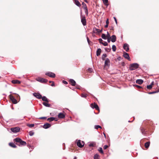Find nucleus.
<instances>
[{
  "label": "nucleus",
  "mask_w": 159,
  "mask_h": 159,
  "mask_svg": "<svg viewBox=\"0 0 159 159\" xmlns=\"http://www.w3.org/2000/svg\"><path fill=\"white\" fill-rule=\"evenodd\" d=\"M14 141L16 143H20V145L18 144V145L20 146H25L26 145V142L22 140L20 138H16L14 139Z\"/></svg>",
  "instance_id": "nucleus-1"
},
{
  "label": "nucleus",
  "mask_w": 159,
  "mask_h": 159,
  "mask_svg": "<svg viewBox=\"0 0 159 159\" xmlns=\"http://www.w3.org/2000/svg\"><path fill=\"white\" fill-rule=\"evenodd\" d=\"M139 65L136 63L132 64L130 65L129 69L130 70H134L139 67Z\"/></svg>",
  "instance_id": "nucleus-2"
},
{
  "label": "nucleus",
  "mask_w": 159,
  "mask_h": 159,
  "mask_svg": "<svg viewBox=\"0 0 159 159\" xmlns=\"http://www.w3.org/2000/svg\"><path fill=\"white\" fill-rule=\"evenodd\" d=\"M80 17L81 19V22L84 26H85L86 25V21L85 19V17L83 16L82 15V11H81L80 12Z\"/></svg>",
  "instance_id": "nucleus-3"
},
{
  "label": "nucleus",
  "mask_w": 159,
  "mask_h": 159,
  "mask_svg": "<svg viewBox=\"0 0 159 159\" xmlns=\"http://www.w3.org/2000/svg\"><path fill=\"white\" fill-rule=\"evenodd\" d=\"M84 144V142L83 141H81L80 140H78L77 142V145L80 148H82Z\"/></svg>",
  "instance_id": "nucleus-4"
},
{
  "label": "nucleus",
  "mask_w": 159,
  "mask_h": 159,
  "mask_svg": "<svg viewBox=\"0 0 159 159\" xmlns=\"http://www.w3.org/2000/svg\"><path fill=\"white\" fill-rule=\"evenodd\" d=\"M110 60L108 58H107L105 61L104 67H107L108 68H109L110 66Z\"/></svg>",
  "instance_id": "nucleus-5"
},
{
  "label": "nucleus",
  "mask_w": 159,
  "mask_h": 159,
  "mask_svg": "<svg viewBox=\"0 0 159 159\" xmlns=\"http://www.w3.org/2000/svg\"><path fill=\"white\" fill-rule=\"evenodd\" d=\"M20 128L19 127H15L14 128H11L10 130L12 132L14 133H16L19 132L20 130Z\"/></svg>",
  "instance_id": "nucleus-6"
},
{
  "label": "nucleus",
  "mask_w": 159,
  "mask_h": 159,
  "mask_svg": "<svg viewBox=\"0 0 159 159\" xmlns=\"http://www.w3.org/2000/svg\"><path fill=\"white\" fill-rule=\"evenodd\" d=\"M91 107L93 109L95 108L97 110H99V108L98 105L95 102L92 103L90 104Z\"/></svg>",
  "instance_id": "nucleus-7"
},
{
  "label": "nucleus",
  "mask_w": 159,
  "mask_h": 159,
  "mask_svg": "<svg viewBox=\"0 0 159 159\" xmlns=\"http://www.w3.org/2000/svg\"><path fill=\"white\" fill-rule=\"evenodd\" d=\"M36 80L42 83H45L48 81V80L46 79L40 77L36 78Z\"/></svg>",
  "instance_id": "nucleus-8"
},
{
  "label": "nucleus",
  "mask_w": 159,
  "mask_h": 159,
  "mask_svg": "<svg viewBox=\"0 0 159 159\" xmlns=\"http://www.w3.org/2000/svg\"><path fill=\"white\" fill-rule=\"evenodd\" d=\"M9 98L12 101V102L14 104H16L17 103V100L14 98V97L10 94L9 95Z\"/></svg>",
  "instance_id": "nucleus-9"
},
{
  "label": "nucleus",
  "mask_w": 159,
  "mask_h": 159,
  "mask_svg": "<svg viewBox=\"0 0 159 159\" xmlns=\"http://www.w3.org/2000/svg\"><path fill=\"white\" fill-rule=\"evenodd\" d=\"M45 75L52 78H54L56 76V75L54 73L51 72H48L46 73H45Z\"/></svg>",
  "instance_id": "nucleus-10"
},
{
  "label": "nucleus",
  "mask_w": 159,
  "mask_h": 159,
  "mask_svg": "<svg viewBox=\"0 0 159 159\" xmlns=\"http://www.w3.org/2000/svg\"><path fill=\"white\" fill-rule=\"evenodd\" d=\"M102 31V30H100L99 29H97L96 28H94L93 29V32L94 33L98 34L101 33Z\"/></svg>",
  "instance_id": "nucleus-11"
},
{
  "label": "nucleus",
  "mask_w": 159,
  "mask_h": 159,
  "mask_svg": "<svg viewBox=\"0 0 159 159\" xmlns=\"http://www.w3.org/2000/svg\"><path fill=\"white\" fill-rule=\"evenodd\" d=\"M34 96L38 99H41L42 98V95L39 93H33Z\"/></svg>",
  "instance_id": "nucleus-12"
},
{
  "label": "nucleus",
  "mask_w": 159,
  "mask_h": 159,
  "mask_svg": "<svg viewBox=\"0 0 159 159\" xmlns=\"http://www.w3.org/2000/svg\"><path fill=\"white\" fill-rule=\"evenodd\" d=\"M123 56L126 59H128V60L129 61H130V58L129 56V54L128 53L126 52H124L123 54Z\"/></svg>",
  "instance_id": "nucleus-13"
},
{
  "label": "nucleus",
  "mask_w": 159,
  "mask_h": 159,
  "mask_svg": "<svg viewBox=\"0 0 159 159\" xmlns=\"http://www.w3.org/2000/svg\"><path fill=\"white\" fill-rule=\"evenodd\" d=\"M123 48L126 51L128 52L129 49V45L127 43H125L124 44Z\"/></svg>",
  "instance_id": "nucleus-14"
},
{
  "label": "nucleus",
  "mask_w": 159,
  "mask_h": 159,
  "mask_svg": "<svg viewBox=\"0 0 159 159\" xmlns=\"http://www.w3.org/2000/svg\"><path fill=\"white\" fill-rule=\"evenodd\" d=\"M51 126V124L48 123H46L43 126V128L45 129H47L50 127Z\"/></svg>",
  "instance_id": "nucleus-15"
},
{
  "label": "nucleus",
  "mask_w": 159,
  "mask_h": 159,
  "mask_svg": "<svg viewBox=\"0 0 159 159\" xmlns=\"http://www.w3.org/2000/svg\"><path fill=\"white\" fill-rule=\"evenodd\" d=\"M70 84L73 86H75L76 85L75 81L73 79H70Z\"/></svg>",
  "instance_id": "nucleus-16"
},
{
  "label": "nucleus",
  "mask_w": 159,
  "mask_h": 159,
  "mask_svg": "<svg viewBox=\"0 0 159 159\" xmlns=\"http://www.w3.org/2000/svg\"><path fill=\"white\" fill-rule=\"evenodd\" d=\"M136 82L139 84H142L143 82V80L142 79H138L136 80Z\"/></svg>",
  "instance_id": "nucleus-17"
},
{
  "label": "nucleus",
  "mask_w": 159,
  "mask_h": 159,
  "mask_svg": "<svg viewBox=\"0 0 159 159\" xmlns=\"http://www.w3.org/2000/svg\"><path fill=\"white\" fill-rule=\"evenodd\" d=\"M116 37L115 35H112L111 36V41L112 42H114L116 41Z\"/></svg>",
  "instance_id": "nucleus-18"
},
{
  "label": "nucleus",
  "mask_w": 159,
  "mask_h": 159,
  "mask_svg": "<svg viewBox=\"0 0 159 159\" xmlns=\"http://www.w3.org/2000/svg\"><path fill=\"white\" fill-rule=\"evenodd\" d=\"M75 3L76 5L77 6L79 7H80L81 6V4H80L79 2L78 1V0H73Z\"/></svg>",
  "instance_id": "nucleus-19"
},
{
  "label": "nucleus",
  "mask_w": 159,
  "mask_h": 159,
  "mask_svg": "<svg viewBox=\"0 0 159 159\" xmlns=\"http://www.w3.org/2000/svg\"><path fill=\"white\" fill-rule=\"evenodd\" d=\"M58 117L60 118H63L65 117V115L62 113H60L58 115Z\"/></svg>",
  "instance_id": "nucleus-20"
},
{
  "label": "nucleus",
  "mask_w": 159,
  "mask_h": 159,
  "mask_svg": "<svg viewBox=\"0 0 159 159\" xmlns=\"http://www.w3.org/2000/svg\"><path fill=\"white\" fill-rule=\"evenodd\" d=\"M101 50L100 48H98L96 52V55L97 56H99L101 53Z\"/></svg>",
  "instance_id": "nucleus-21"
},
{
  "label": "nucleus",
  "mask_w": 159,
  "mask_h": 159,
  "mask_svg": "<svg viewBox=\"0 0 159 159\" xmlns=\"http://www.w3.org/2000/svg\"><path fill=\"white\" fill-rule=\"evenodd\" d=\"M12 83L15 84H20L21 83V82L18 80H12L11 81Z\"/></svg>",
  "instance_id": "nucleus-22"
},
{
  "label": "nucleus",
  "mask_w": 159,
  "mask_h": 159,
  "mask_svg": "<svg viewBox=\"0 0 159 159\" xmlns=\"http://www.w3.org/2000/svg\"><path fill=\"white\" fill-rule=\"evenodd\" d=\"M42 100L43 101H45L47 102H48V99L45 96H42Z\"/></svg>",
  "instance_id": "nucleus-23"
},
{
  "label": "nucleus",
  "mask_w": 159,
  "mask_h": 159,
  "mask_svg": "<svg viewBox=\"0 0 159 159\" xmlns=\"http://www.w3.org/2000/svg\"><path fill=\"white\" fill-rule=\"evenodd\" d=\"M9 145L11 147L13 148H16V146L13 143H9Z\"/></svg>",
  "instance_id": "nucleus-24"
},
{
  "label": "nucleus",
  "mask_w": 159,
  "mask_h": 159,
  "mask_svg": "<svg viewBox=\"0 0 159 159\" xmlns=\"http://www.w3.org/2000/svg\"><path fill=\"white\" fill-rule=\"evenodd\" d=\"M150 142H147L145 144V146L146 148H148L149 146Z\"/></svg>",
  "instance_id": "nucleus-25"
},
{
  "label": "nucleus",
  "mask_w": 159,
  "mask_h": 159,
  "mask_svg": "<svg viewBox=\"0 0 159 159\" xmlns=\"http://www.w3.org/2000/svg\"><path fill=\"white\" fill-rule=\"evenodd\" d=\"M55 119V118L53 117H51L50 118H48L47 119V120L48 121H49L50 122L54 120Z\"/></svg>",
  "instance_id": "nucleus-26"
},
{
  "label": "nucleus",
  "mask_w": 159,
  "mask_h": 159,
  "mask_svg": "<svg viewBox=\"0 0 159 159\" xmlns=\"http://www.w3.org/2000/svg\"><path fill=\"white\" fill-rule=\"evenodd\" d=\"M43 104L45 107H50V104L48 103L45 102H43Z\"/></svg>",
  "instance_id": "nucleus-27"
},
{
  "label": "nucleus",
  "mask_w": 159,
  "mask_h": 159,
  "mask_svg": "<svg viewBox=\"0 0 159 159\" xmlns=\"http://www.w3.org/2000/svg\"><path fill=\"white\" fill-rule=\"evenodd\" d=\"M99 156L98 154H96L94 156V159H99Z\"/></svg>",
  "instance_id": "nucleus-28"
},
{
  "label": "nucleus",
  "mask_w": 159,
  "mask_h": 159,
  "mask_svg": "<svg viewBox=\"0 0 159 159\" xmlns=\"http://www.w3.org/2000/svg\"><path fill=\"white\" fill-rule=\"evenodd\" d=\"M107 57V55L105 53V54H103L102 56V60L104 61L105 60V58L106 57Z\"/></svg>",
  "instance_id": "nucleus-29"
},
{
  "label": "nucleus",
  "mask_w": 159,
  "mask_h": 159,
  "mask_svg": "<svg viewBox=\"0 0 159 159\" xmlns=\"http://www.w3.org/2000/svg\"><path fill=\"white\" fill-rule=\"evenodd\" d=\"M102 128L101 126L99 125H95L94 126V128L96 129H98V128L101 129Z\"/></svg>",
  "instance_id": "nucleus-30"
},
{
  "label": "nucleus",
  "mask_w": 159,
  "mask_h": 159,
  "mask_svg": "<svg viewBox=\"0 0 159 159\" xmlns=\"http://www.w3.org/2000/svg\"><path fill=\"white\" fill-rule=\"evenodd\" d=\"M112 49L113 51L115 52L116 50V47L115 45H113L112 46Z\"/></svg>",
  "instance_id": "nucleus-31"
},
{
  "label": "nucleus",
  "mask_w": 159,
  "mask_h": 159,
  "mask_svg": "<svg viewBox=\"0 0 159 159\" xmlns=\"http://www.w3.org/2000/svg\"><path fill=\"white\" fill-rule=\"evenodd\" d=\"M102 38L104 39H106V36L105 34H102Z\"/></svg>",
  "instance_id": "nucleus-32"
},
{
  "label": "nucleus",
  "mask_w": 159,
  "mask_h": 159,
  "mask_svg": "<svg viewBox=\"0 0 159 159\" xmlns=\"http://www.w3.org/2000/svg\"><path fill=\"white\" fill-rule=\"evenodd\" d=\"M98 151L102 154L103 153V152L102 150V148L101 147H100L98 149Z\"/></svg>",
  "instance_id": "nucleus-33"
},
{
  "label": "nucleus",
  "mask_w": 159,
  "mask_h": 159,
  "mask_svg": "<svg viewBox=\"0 0 159 159\" xmlns=\"http://www.w3.org/2000/svg\"><path fill=\"white\" fill-rule=\"evenodd\" d=\"M84 10L85 13L86 14V15L87 16L88 14V10L87 8H84Z\"/></svg>",
  "instance_id": "nucleus-34"
},
{
  "label": "nucleus",
  "mask_w": 159,
  "mask_h": 159,
  "mask_svg": "<svg viewBox=\"0 0 159 159\" xmlns=\"http://www.w3.org/2000/svg\"><path fill=\"white\" fill-rule=\"evenodd\" d=\"M27 126L31 128L34 127V124H28L27 125Z\"/></svg>",
  "instance_id": "nucleus-35"
},
{
  "label": "nucleus",
  "mask_w": 159,
  "mask_h": 159,
  "mask_svg": "<svg viewBox=\"0 0 159 159\" xmlns=\"http://www.w3.org/2000/svg\"><path fill=\"white\" fill-rule=\"evenodd\" d=\"M82 4L83 5L84 9L87 8V7L85 3L84 2H83L82 3Z\"/></svg>",
  "instance_id": "nucleus-36"
},
{
  "label": "nucleus",
  "mask_w": 159,
  "mask_h": 159,
  "mask_svg": "<svg viewBox=\"0 0 159 159\" xmlns=\"http://www.w3.org/2000/svg\"><path fill=\"white\" fill-rule=\"evenodd\" d=\"M29 134L30 136H32L34 134V133L32 131H30L29 132Z\"/></svg>",
  "instance_id": "nucleus-37"
},
{
  "label": "nucleus",
  "mask_w": 159,
  "mask_h": 159,
  "mask_svg": "<svg viewBox=\"0 0 159 159\" xmlns=\"http://www.w3.org/2000/svg\"><path fill=\"white\" fill-rule=\"evenodd\" d=\"M141 132H142V134H145V129H144V128H141Z\"/></svg>",
  "instance_id": "nucleus-38"
},
{
  "label": "nucleus",
  "mask_w": 159,
  "mask_h": 159,
  "mask_svg": "<svg viewBox=\"0 0 159 159\" xmlns=\"http://www.w3.org/2000/svg\"><path fill=\"white\" fill-rule=\"evenodd\" d=\"M81 96L83 98H86L87 97V94L83 93L81 94Z\"/></svg>",
  "instance_id": "nucleus-39"
},
{
  "label": "nucleus",
  "mask_w": 159,
  "mask_h": 159,
  "mask_svg": "<svg viewBox=\"0 0 159 159\" xmlns=\"http://www.w3.org/2000/svg\"><path fill=\"white\" fill-rule=\"evenodd\" d=\"M147 88L148 89H150L152 88V85H149L147 86Z\"/></svg>",
  "instance_id": "nucleus-40"
},
{
  "label": "nucleus",
  "mask_w": 159,
  "mask_h": 159,
  "mask_svg": "<svg viewBox=\"0 0 159 159\" xmlns=\"http://www.w3.org/2000/svg\"><path fill=\"white\" fill-rule=\"evenodd\" d=\"M102 44L104 46H107L108 45L107 43L106 42H105L104 43H102Z\"/></svg>",
  "instance_id": "nucleus-41"
},
{
  "label": "nucleus",
  "mask_w": 159,
  "mask_h": 159,
  "mask_svg": "<svg viewBox=\"0 0 159 159\" xmlns=\"http://www.w3.org/2000/svg\"><path fill=\"white\" fill-rule=\"evenodd\" d=\"M158 91H153V92H150L149 93V94H153V93H158Z\"/></svg>",
  "instance_id": "nucleus-42"
},
{
  "label": "nucleus",
  "mask_w": 159,
  "mask_h": 159,
  "mask_svg": "<svg viewBox=\"0 0 159 159\" xmlns=\"http://www.w3.org/2000/svg\"><path fill=\"white\" fill-rule=\"evenodd\" d=\"M88 70L89 72L91 73L93 71V69L91 68H89Z\"/></svg>",
  "instance_id": "nucleus-43"
},
{
  "label": "nucleus",
  "mask_w": 159,
  "mask_h": 159,
  "mask_svg": "<svg viewBox=\"0 0 159 159\" xmlns=\"http://www.w3.org/2000/svg\"><path fill=\"white\" fill-rule=\"evenodd\" d=\"M103 2V3H104V4H106V3H107L108 2V0H102Z\"/></svg>",
  "instance_id": "nucleus-44"
},
{
  "label": "nucleus",
  "mask_w": 159,
  "mask_h": 159,
  "mask_svg": "<svg viewBox=\"0 0 159 159\" xmlns=\"http://www.w3.org/2000/svg\"><path fill=\"white\" fill-rule=\"evenodd\" d=\"M89 147H93L94 146V144L93 143H90L89 144Z\"/></svg>",
  "instance_id": "nucleus-45"
},
{
  "label": "nucleus",
  "mask_w": 159,
  "mask_h": 159,
  "mask_svg": "<svg viewBox=\"0 0 159 159\" xmlns=\"http://www.w3.org/2000/svg\"><path fill=\"white\" fill-rule=\"evenodd\" d=\"M134 86H135L138 88H142L140 86L137 85H136V84L134 85Z\"/></svg>",
  "instance_id": "nucleus-46"
},
{
  "label": "nucleus",
  "mask_w": 159,
  "mask_h": 159,
  "mask_svg": "<svg viewBox=\"0 0 159 159\" xmlns=\"http://www.w3.org/2000/svg\"><path fill=\"white\" fill-rule=\"evenodd\" d=\"M62 83L65 84H68L67 82L65 80H63Z\"/></svg>",
  "instance_id": "nucleus-47"
},
{
  "label": "nucleus",
  "mask_w": 159,
  "mask_h": 159,
  "mask_svg": "<svg viewBox=\"0 0 159 159\" xmlns=\"http://www.w3.org/2000/svg\"><path fill=\"white\" fill-rule=\"evenodd\" d=\"M108 147V146L107 145H105L103 147V148L104 149H106Z\"/></svg>",
  "instance_id": "nucleus-48"
},
{
  "label": "nucleus",
  "mask_w": 159,
  "mask_h": 159,
  "mask_svg": "<svg viewBox=\"0 0 159 159\" xmlns=\"http://www.w3.org/2000/svg\"><path fill=\"white\" fill-rule=\"evenodd\" d=\"M98 40H99V43H100L102 44V39H101V38L99 39H98Z\"/></svg>",
  "instance_id": "nucleus-49"
},
{
  "label": "nucleus",
  "mask_w": 159,
  "mask_h": 159,
  "mask_svg": "<svg viewBox=\"0 0 159 159\" xmlns=\"http://www.w3.org/2000/svg\"><path fill=\"white\" fill-rule=\"evenodd\" d=\"M39 118L41 119H46L47 118V117H40Z\"/></svg>",
  "instance_id": "nucleus-50"
},
{
  "label": "nucleus",
  "mask_w": 159,
  "mask_h": 159,
  "mask_svg": "<svg viewBox=\"0 0 159 159\" xmlns=\"http://www.w3.org/2000/svg\"><path fill=\"white\" fill-rule=\"evenodd\" d=\"M109 19H107L106 20V24H109Z\"/></svg>",
  "instance_id": "nucleus-51"
},
{
  "label": "nucleus",
  "mask_w": 159,
  "mask_h": 159,
  "mask_svg": "<svg viewBox=\"0 0 159 159\" xmlns=\"http://www.w3.org/2000/svg\"><path fill=\"white\" fill-rule=\"evenodd\" d=\"M113 18L115 20V21L116 24H117V19H116V18L115 17H114Z\"/></svg>",
  "instance_id": "nucleus-52"
},
{
  "label": "nucleus",
  "mask_w": 159,
  "mask_h": 159,
  "mask_svg": "<svg viewBox=\"0 0 159 159\" xmlns=\"http://www.w3.org/2000/svg\"><path fill=\"white\" fill-rule=\"evenodd\" d=\"M105 50L106 51H108L109 50V51L110 50H111V48H105Z\"/></svg>",
  "instance_id": "nucleus-53"
},
{
  "label": "nucleus",
  "mask_w": 159,
  "mask_h": 159,
  "mask_svg": "<svg viewBox=\"0 0 159 159\" xmlns=\"http://www.w3.org/2000/svg\"><path fill=\"white\" fill-rule=\"evenodd\" d=\"M54 83L53 81H52V84H51V86H54Z\"/></svg>",
  "instance_id": "nucleus-54"
},
{
  "label": "nucleus",
  "mask_w": 159,
  "mask_h": 159,
  "mask_svg": "<svg viewBox=\"0 0 159 159\" xmlns=\"http://www.w3.org/2000/svg\"><path fill=\"white\" fill-rule=\"evenodd\" d=\"M107 36L108 37V38H110V35H109V33H108V32H107Z\"/></svg>",
  "instance_id": "nucleus-55"
},
{
  "label": "nucleus",
  "mask_w": 159,
  "mask_h": 159,
  "mask_svg": "<svg viewBox=\"0 0 159 159\" xmlns=\"http://www.w3.org/2000/svg\"><path fill=\"white\" fill-rule=\"evenodd\" d=\"M117 60H118V61H120L121 60V57H118V58H117Z\"/></svg>",
  "instance_id": "nucleus-56"
},
{
  "label": "nucleus",
  "mask_w": 159,
  "mask_h": 159,
  "mask_svg": "<svg viewBox=\"0 0 159 159\" xmlns=\"http://www.w3.org/2000/svg\"><path fill=\"white\" fill-rule=\"evenodd\" d=\"M107 42L108 43H110V42L111 40L109 38H108L107 39Z\"/></svg>",
  "instance_id": "nucleus-57"
},
{
  "label": "nucleus",
  "mask_w": 159,
  "mask_h": 159,
  "mask_svg": "<svg viewBox=\"0 0 159 159\" xmlns=\"http://www.w3.org/2000/svg\"><path fill=\"white\" fill-rule=\"evenodd\" d=\"M87 42H88V43H89V39L88 37H87Z\"/></svg>",
  "instance_id": "nucleus-58"
},
{
  "label": "nucleus",
  "mask_w": 159,
  "mask_h": 159,
  "mask_svg": "<svg viewBox=\"0 0 159 159\" xmlns=\"http://www.w3.org/2000/svg\"><path fill=\"white\" fill-rule=\"evenodd\" d=\"M108 24H106V25H105V28H107L108 27Z\"/></svg>",
  "instance_id": "nucleus-59"
},
{
  "label": "nucleus",
  "mask_w": 159,
  "mask_h": 159,
  "mask_svg": "<svg viewBox=\"0 0 159 159\" xmlns=\"http://www.w3.org/2000/svg\"><path fill=\"white\" fill-rule=\"evenodd\" d=\"M84 1L87 3H88V2L87 0H84Z\"/></svg>",
  "instance_id": "nucleus-60"
},
{
  "label": "nucleus",
  "mask_w": 159,
  "mask_h": 159,
  "mask_svg": "<svg viewBox=\"0 0 159 159\" xmlns=\"http://www.w3.org/2000/svg\"><path fill=\"white\" fill-rule=\"evenodd\" d=\"M153 84V82L152 81V83H151V84H150V85H152H152Z\"/></svg>",
  "instance_id": "nucleus-61"
},
{
  "label": "nucleus",
  "mask_w": 159,
  "mask_h": 159,
  "mask_svg": "<svg viewBox=\"0 0 159 159\" xmlns=\"http://www.w3.org/2000/svg\"><path fill=\"white\" fill-rule=\"evenodd\" d=\"M103 134H104V136L105 137H106V135H105V134L104 133Z\"/></svg>",
  "instance_id": "nucleus-62"
},
{
  "label": "nucleus",
  "mask_w": 159,
  "mask_h": 159,
  "mask_svg": "<svg viewBox=\"0 0 159 159\" xmlns=\"http://www.w3.org/2000/svg\"><path fill=\"white\" fill-rule=\"evenodd\" d=\"M52 81H49V83H52Z\"/></svg>",
  "instance_id": "nucleus-63"
},
{
  "label": "nucleus",
  "mask_w": 159,
  "mask_h": 159,
  "mask_svg": "<svg viewBox=\"0 0 159 159\" xmlns=\"http://www.w3.org/2000/svg\"><path fill=\"white\" fill-rule=\"evenodd\" d=\"M157 91H158V92H159V88L158 89V90Z\"/></svg>",
  "instance_id": "nucleus-64"
}]
</instances>
